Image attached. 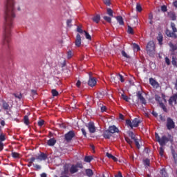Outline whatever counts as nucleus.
<instances>
[{
    "mask_svg": "<svg viewBox=\"0 0 177 177\" xmlns=\"http://www.w3.org/2000/svg\"><path fill=\"white\" fill-rule=\"evenodd\" d=\"M4 34L3 41H9V32L13 27V20L16 17L15 14V0H6L5 11Z\"/></svg>",
    "mask_w": 177,
    "mask_h": 177,
    "instance_id": "1",
    "label": "nucleus"
},
{
    "mask_svg": "<svg viewBox=\"0 0 177 177\" xmlns=\"http://www.w3.org/2000/svg\"><path fill=\"white\" fill-rule=\"evenodd\" d=\"M156 136V142H158V143L160 145V146H165L168 142H173L172 136L171 135H169L168 137L163 136L162 138H160V136H158V133H155Z\"/></svg>",
    "mask_w": 177,
    "mask_h": 177,
    "instance_id": "2",
    "label": "nucleus"
},
{
    "mask_svg": "<svg viewBox=\"0 0 177 177\" xmlns=\"http://www.w3.org/2000/svg\"><path fill=\"white\" fill-rule=\"evenodd\" d=\"M147 55L151 57H154V55H156V44H154V41H150L147 45Z\"/></svg>",
    "mask_w": 177,
    "mask_h": 177,
    "instance_id": "3",
    "label": "nucleus"
},
{
    "mask_svg": "<svg viewBox=\"0 0 177 177\" xmlns=\"http://www.w3.org/2000/svg\"><path fill=\"white\" fill-rule=\"evenodd\" d=\"M68 172H70V166L68 165H65L64 166V170L61 172V176L59 177H69Z\"/></svg>",
    "mask_w": 177,
    "mask_h": 177,
    "instance_id": "4",
    "label": "nucleus"
},
{
    "mask_svg": "<svg viewBox=\"0 0 177 177\" xmlns=\"http://www.w3.org/2000/svg\"><path fill=\"white\" fill-rule=\"evenodd\" d=\"M167 127L169 130L174 129V128H175V122H174L171 118H168L167 120Z\"/></svg>",
    "mask_w": 177,
    "mask_h": 177,
    "instance_id": "5",
    "label": "nucleus"
},
{
    "mask_svg": "<svg viewBox=\"0 0 177 177\" xmlns=\"http://www.w3.org/2000/svg\"><path fill=\"white\" fill-rule=\"evenodd\" d=\"M137 97H138L140 103H142L145 106H146V104H147V102L146 101V98H145V97H143V95H142V93L140 91H138L137 93Z\"/></svg>",
    "mask_w": 177,
    "mask_h": 177,
    "instance_id": "6",
    "label": "nucleus"
},
{
    "mask_svg": "<svg viewBox=\"0 0 177 177\" xmlns=\"http://www.w3.org/2000/svg\"><path fill=\"white\" fill-rule=\"evenodd\" d=\"M88 129L91 133H95L96 132V127H95V124L92 122H90L87 124Z\"/></svg>",
    "mask_w": 177,
    "mask_h": 177,
    "instance_id": "7",
    "label": "nucleus"
},
{
    "mask_svg": "<svg viewBox=\"0 0 177 177\" xmlns=\"http://www.w3.org/2000/svg\"><path fill=\"white\" fill-rule=\"evenodd\" d=\"M75 136L74 131H70L68 133L65 135V139L67 142H70L73 137Z\"/></svg>",
    "mask_w": 177,
    "mask_h": 177,
    "instance_id": "8",
    "label": "nucleus"
},
{
    "mask_svg": "<svg viewBox=\"0 0 177 177\" xmlns=\"http://www.w3.org/2000/svg\"><path fill=\"white\" fill-rule=\"evenodd\" d=\"M47 158L48 156L44 153H41L39 156H36V160H37V161H45Z\"/></svg>",
    "mask_w": 177,
    "mask_h": 177,
    "instance_id": "9",
    "label": "nucleus"
},
{
    "mask_svg": "<svg viewBox=\"0 0 177 177\" xmlns=\"http://www.w3.org/2000/svg\"><path fill=\"white\" fill-rule=\"evenodd\" d=\"M149 84L153 86V88H158L160 86V84L156 80L153 78H149Z\"/></svg>",
    "mask_w": 177,
    "mask_h": 177,
    "instance_id": "10",
    "label": "nucleus"
},
{
    "mask_svg": "<svg viewBox=\"0 0 177 177\" xmlns=\"http://www.w3.org/2000/svg\"><path fill=\"white\" fill-rule=\"evenodd\" d=\"M75 44V46H77V48H80V46H81V35L80 34H77L76 35Z\"/></svg>",
    "mask_w": 177,
    "mask_h": 177,
    "instance_id": "11",
    "label": "nucleus"
},
{
    "mask_svg": "<svg viewBox=\"0 0 177 177\" xmlns=\"http://www.w3.org/2000/svg\"><path fill=\"white\" fill-rule=\"evenodd\" d=\"M108 131L110 132V133H115L120 132V130H118V128H117L115 126L109 127Z\"/></svg>",
    "mask_w": 177,
    "mask_h": 177,
    "instance_id": "12",
    "label": "nucleus"
},
{
    "mask_svg": "<svg viewBox=\"0 0 177 177\" xmlns=\"http://www.w3.org/2000/svg\"><path fill=\"white\" fill-rule=\"evenodd\" d=\"M132 128L135 127L136 128L137 127H139V124H140V120L138 118H135L132 122Z\"/></svg>",
    "mask_w": 177,
    "mask_h": 177,
    "instance_id": "13",
    "label": "nucleus"
},
{
    "mask_svg": "<svg viewBox=\"0 0 177 177\" xmlns=\"http://www.w3.org/2000/svg\"><path fill=\"white\" fill-rule=\"evenodd\" d=\"M90 79L88 80L89 86H95L96 85V80L93 77H91V75H89Z\"/></svg>",
    "mask_w": 177,
    "mask_h": 177,
    "instance_id": "14",
    "label": "nucleus"
},
{
    "mask_svg": "<svg viewBox=\"0 0 177 177\" xmlns=\"http://www.w3.org/2000/svg\"><path fill=\"white\" fill-rule=\"evenodd\" d=\"M103 136L105 139H110L111 138V133L109 130H106L104 132Z\"/></svg>",
    "mask_w": 177,
    "mask_h": 177,
    "instance_id": "15",
    "label": "nucleus"
},
{
    "mask_svg": "<svg viewBox=\"0 0 177 177\" xmlns=\"http://www.w3.org/2000/svg\"><path fill=\"white\" fill-rule=\"evenodd\" d=\"M69 171L71 174H75V172H78V168L75 165H72Z\"/></svg>",
    "mask_w": 177,
    "mask_h": 177,
    "instance_id": "16",
    "label": "nucleus"
},
{
    "mask_svg": "<svg viewBox=\"0 0 177 177\" xmlns=\"http://www.w3.org/2000/svg\"><path fill=\"white\" fill-rule=\"evenodd\" d=\"M118 75H116L115 76H111V82H114L115 84H117L118 82L119 79H118Z\"/></svg>",
    "mask_w": 177,
    "mask_h": 177,
    "instance_id": "17",
    "label": "nucleus"
},
{
    "mask_svg": "<svg viewBox=\"0 0 177 177\" xmlns=\"http://www.w3.org/2000/svg\"><path fill=\"white\" fill-rule=\"evenodd\" d=\"M115 18L120 26H124V19H122V17L118 16Z\"/></svg>",
    "mask_w": 177,
    "mask_h": 177,
    "instance_id": "18",
    "label": "nucleus"
},
{
    "mask_svg": "<svg viewBox=\"0 0 177 177\" xmlns=\"http://www.w3.org/2000/svg\"><path fill=\"white\" fill-rule=\"evenodd\" d=\"M48 146H55L56 145V140L51 138L48 141Z\"/></svg>",
    "mask_w": 177,
    "mask_h": 177,
    "instance_id": "19",
    "label": "nucleus"
},
{
    "mask_svg": "<svg viewBox=\"0 0 177 177\" xmlns=\"http://www.w3.org/2000/svg\"><path fill=\"white\" fill-rule=\"evenodd\" d=\"M131 20V26H138L139 24V21H138V18L134 17Z\"/></svg>",
    "mask_w": 177,
    "mask_h": 177,
    "instance_id": "20",
    "label": "nucleus"
},
{
    "mask_svg": "<svg viewBox=\"0 0 177 177\" xmlns=\"http://www.w3.org/2000/svg\"><path fill=\"white\" fill-rule=\"evenodd\" d=\"M169 103L171 106H172L174 104H176V100L175 97H171L169 100Z\"/></svg>",
    "mask_w": 177,
    "mask_h": 177,
    "instance_id": "21",
    "label": "nucleus"
},
{
    "mask_svg": "<svg viewBox=\"0 0 177 177\" xmlns=\"http://www.w3.org/2000/svg\"><path fill=\"white\" fill-rule=\"evenodd\" d=\"M166 34H167V37H171L173 38H176V37H177L176 35L174 34V32H171V31H169V30H167Z\"/></svg>",
    "mask_w": 177,
    "mask_h": 177,
    "instance_id": "22",
    "label": "nucleus"
},
{
    "mask_svg": "<svg viewBox=\"0 0 177 177\" xmlns=\"http://www.w3.org/2000/svg\"><path fill=\"white\" fill-rule=\"evenodd\" d=\"M92 20L95 21V23H99V21H100V15H97L95 16H94L92 18Z\"/></svg>",
    "mask_w": 177,
    "mask_h": 177,
    "instance_id": "23",
    "label": "nucleus"
},
{
    "mask_svg": "<svg viewBox=\"0 0 177 177\" xmlns=\"http://www.w3.org/2000/svg\"><path fill=\"white\" fill-rule=\"evenodd\" d=\"M3 109L4 110H10V106H9V104H8L6 102H3Z\"/></svg>",
    "mask_w": 177,
    "mask_h": 177,
    "instance_id": "24",
    "label": "nucleus"
},
{
    "mask_svg": "<svg viewBox=\"0 0 177 177\" xmlns=\"http://www.w3.org/2000/svg\"><path fill=\"white\" fill-rule=\"evenodd\" d=\"M106 13L111 17H114L113 12V10H111V8H107L106 9Z\"/></svg>",
    "mask_w": 177,
    "mask_h": 177,
    "instance_id": "25",
    "label": "nucleus"
},
{
    "mask_svg": "<svg viewBox=\"0 0 177 177\" xmlns=\"http://www.w3.org/2000/svg\"><path fill=\"white\" fill-rule=\"evenodd\" d=\"M171 64L174 66V67H177V58L175 56L172 57V61H171Z\"/></svg>",
    "mask_w": 177,
    "mask_h": 177,
    "instance_id": "26",
    "label": "nucleus"
},
{
    "mask_svg": "<svg viewBox=\"0 0 177 177\" xmlns=\"http://www.w3.org/2000/svg\"><path fill=\"white\" fill-rule=\"evenodd\" d=\"M155 100H156V102H158L160 104V103H162V100H165L161 98V97L158 96V95H156Z\"/></svg>",
    "mask_w": 177,
    "mask_h": 177,
    "instance_id": "27",
    "label": "nucleus"
},
{
    "mask_svg": "<svg viewBox=\"0 0 177 177\" xmlns=\"http://www.w3.org/2000/svg\"><path fill=\"white\" fill-rule=\"evenodd\" d=\"M86 174L87 176L91 177L92 175H93V171H92V169H86Z\"/></svg>",
    "mask_w": 177,
    "mask_h": 177,
    "instance_id": "28",
    "label": "nucleus"
},
{
    "mask_svg": "<svg viewBox=\"0 0 177 177\" xmlns=\"http://www.w3.org/2000/svg\"><path fill=\"white\" fill-rule=\"evenodd\" d=\"M168 16L170 17V19H171V20L176 19V16L175 15L174 12H169Z\"/></svg>",
    "mask_w": 177,
    "mask_h": 177,
    "instance_id": "29",
    "label": "nucleus"
},
{
    "mask_svg": "<svg viewBox=\"0 0 177 177\" xmlns=\"http://www.w3.org/2000/svg\"><path fill=\"white\" fill-rule=\"evenodd\" d=\"M160 174H161L162 177H168V174L164 169L160 170Z\"/></svg>",
    "mask_w": 177,
    "mask_h": 177,
    "instance_id": "30",
    "label": "nucleus"
},
{
    "mask_svg": "<svg viewBox=\"0 0 177 177\" xmlns=\"http://www.w3.org/2000/svg\"><path fill=\"white\" fill-rule=\"evenodd\" d=\"M122 56L126 59H131V56H129L124 50H122Z\"/></svg>",
    "mask_w": 177,
    "mask_h": 177,
    "instance_id": "31",
    "label": "nucleus"
},
{
    "mask_svg": "<svg viewBox=\"0 0 177 177\" xmlns=\"http://www.w3.org/2000/svg\"><path fill=\"white\" fill-rule=\"evenodd\" d=\"M12 157L13 158H20V154L17 152H12Z\"/></svg>",
    "mask_w": 177,
    "mask_h": 177,
    "instance_id": "32",
    "label": "nucleus"
},
{
    "mask_svg": "<svg viewBox=\"0 0 177 177\" xmlns=\"http://www.w3.org/2000/svg\"><path fill=\"white\" fill-rule=\"evenodd\" d=\"M169 46H170L172 52H175V50H176V49H177V46L172 44V43L169 44Z\"/></svg>",
    "mask_w": 177,
    "mask_h": 177,
    "instance_id": "33",
    "label": "nucleus"
},
{
    "mask_svg": "<svg viewBox=\"0 0 177 177\" xmlns=\"http://www.w3.org/2000/svg\"><path fill=\"white\" fill-rule=\"evenodd\" d=\"M133 48L134 50H140V47H139V45L135 44V43H133Z\"/></svg>",
    "mask_w": 177,
    "mask_h": 177,
    "instance_id": "34",
    "label": "nucleus"
},
{
    "mask_svg": "<svg viewBox=\"0 0 177 177\" xmlns=\"http://www.w3.org/2000/svg\"><path fill=\"white\" fill-rule=\"evenodd\" d=\"M158 41L160 44V45H161L162 43V35H161V33H159L158 34Z\"/></svg>",
    "mask_w": 177,
    "mask_h": 177,
    "instance_id": "35",
    "label": "nucleus"
},
{
    "mask_svg": "<svg viewBox=\"0 0 177 177\" xmlns=\"http://www.w3.org/2000/svg\"><path fill=\"white\" fill-rule=\"evenodd\" d=\"M92 160H93L92 156H86L84 158L85 162H91V161H92Z\"/></svg>",
    "mask_w": 177,
    "mask_h": 177,
    "instance_id": "36",
    "label": "nucleus"
},
{
    "mask_svg": "<svg viewBox=\"0 0 177 177\" xmlns=\"http://www.w3.org/2000/svg\"><path fill=\"white\" fill-rule=\"evenodd\" d=\"M24 122L26 124V125H28L30 124V122L28 120V116L26 115L24 118Z\"/></svg>",
    "mask_w": 177,
    "mask_h": 177,
    "instance_id": "37",
    "label": "nucleus"
},
{
    "mask_svg": "<svg viewBox=\"0 0 177 177\" xmlns=\"http://www.w3.org/2000/svg\"><path fill=\"white\" fill-rule=\"evenodd\" d=\"M103 19L104 20H105V21H107L108 23H111V18L110 17L104 16Z\"/></svg>",
    "mask_w": 177,
    "mask_h": 177,
    "instance_id": "38",
    "label": "nucleus"
},
{
    "mask_svg": "<svg viewBox=\"0 0 177 177\" xmlns=\"http://www.w3.org/2000/svg\"><path fill=\"white\" fill-rule=\"evenodd\" d=\"M127 32L129 34H133V28L131 26H128Z\"/></svg>",
    "mask_w": 177,
    "mask_h": 177,
    "instance_id": "39",
    "label": "nucleus"
},
{
    "mask_svg": "<svg viewBox=\"0 0 177 177\" xmlns=\"http://www.w3.org/2000/svg\"><path fill=\"white\" fill-rule=\"evenodd\" d=\"M133 140H134L136 146L138 147V149H140V145L139 144V140L138 138H136Z\"/></svg>",
    "mask_w": 177,
    "mask_h": 177,
    "instance_id": "40",
    "label": "nucleus"
},
{
    "mask_svg": "<svg viewBox=\"0 0 177 177\" xmlns=\"http://www.w3.org/2000/svg\"><path fill=\"white\" fill-rule=\"evenodd\" d=\"M159 105L160 107H161V109H162V110L167 113V107L165 106V105H164L162 102H160Z\"/></svg>",
    "mask_w": 177,
    "mask_h": 177,
    "instance_id": "41",
    "label": "nucleus"
},
{
    "mask_svg": "<svg viewBox=\"0 0 177 177\" xmlns=\"http://www.w3.org/2000/svg\"><path fill=\"white\" fill-rule=\"evenodd\" d=\"M159 105L160 107H161V109H162V110L167 113V107L165 106V105H164L162 102H160Z\"/></svg>",
    "mask_w": 177,
    "mask_h": 177,
    "instance_id": "42",
    "label": "nucleus"
},
{
    "mask_svg": "<svg viewBox=\"0 0 177 177\" xmlns=\"http://www.w3.org/2000/svg\"><path fill=\"white\" fill-rule=\"evenodd\" d=\"M51 93H52L53 96H57L59 95V92H57V91H56V89H53L51 91Z\"/></svg>",
    "mask_w": 177,
    "mask_h": 177,
    "instance_id": "43",
    "label": "nucleus"
},
{
    "mask_svg": "<svg viewBox=\"0 0 177 177\" xmlns=\"http://www.w3.org/2000/svg\"><path fill=\"white\" fill-rule=\"evenodd\" d=\"M136 10L138 12H142V6H140V4L139 3H137Z\"/></svg>",
    "mask_w": 177,
    "mask_h": 177,
    "instance_id": "44",
    "label": "nucleus"
},
{
    "mask_svg": "<svg viewBox=\"0 0 177 177\" xmlns=\"http://www.w3.org/2000/svg\"><path fill=\"white\" fill-rule=\"evenodd\" d=\"M129 136H130V138H131V139H133V140L136 139V138H135V134H133V132H132V131L129 132Z\"/></svg>",
    "mask_w": 177,
    "mask_h": 177,
    "instance_id": "45",
    "label": "nucleus"
},
{
    "mask_svg": "<svg viewBox=\"0 0 177 177\" xmlns=\"http://www.w3.org/2000/svg\"><path fill=\"white\" fill-rule=\"evenodd\" d=\"M159 154L161 157H162V156H164V148H162V147H161L159 149Z\"/></svg>",
    "mask_w": 177,
    "mask_h": 177,
    "instance_id": "46",
    "label": "nucleus"
},
{
    "mask_svg": "<svg viewBox=\"0 0 177 177\" xmlns=\"http://www.w3.org/2000/svg\"><path fill=\"white\" fill-rule=\"evenodd\" d=\"M171 27L172 28L173 32H176L177 30H176V27H175L174 23L171 24Z\"/></svg>",
    "mask_w": 177,
    "mask_h": 177,
    "instance_id": "47",
    "label": "nucleus"
},
{
    "mask_svg": "<svg viewBox=\"0 0 177 177\" xmlns=\"http://www.w3.org/2000/svg\"><path fill=\"white\" fill-rule=\"evenodd\" d=\"M77 32H80V34H82L83 32H85V30H83L82 28H81V27L80 26H77Z\"/></svg>",
    "mask_w": 177,
    "mask_h": 177,
    "instance_id": "48",
    "label": "nucleus"
},
{
    "mask_svg": "<svg viewBox=\"0 0 177 177\" xmlns=\"http://www.w3.org/2000/svg\"><path fill=\"white\" fill-rule=\"evenodd\" d=\"M84 34H85L86 39H90V40L92 39V37H91L89 33H88L86 31H84Z\"/></svg>",
    "mask_w": 177,
    "mask_h": 177,
    "instance_id": "49",
    "label": "nucleus"
},
{
    "mask_svg": "<svg viewBox=\"0 0 177 177\" xmlns=\"http://www.w3.org/2000/svg\"><path fill=\"white\" fill-rule=\"evenodd\" d=\"M122 97L124 100H125V102H129V97L124 95V94H122Z\"/></svg>",
    "mask_w": 177,
    "mask_h": 177,
    "instance_id": "50",
    "label": "nucleus"
},
{
    "mask_svg": "<svg viewBox=\"0 0 177 177\" xmlns=\"http://www.w3.org/2000/svg\"><path fill=\"white\" fill-rule=\"evenodd\" d=\"M173 158L174 160V162L177 164V154L175 153H172Z\"/></svg>",
    "mask_w": 177,
    "mask_h": 177,
    "instance_id": "51",
    "label": "nucleus"
},
{
    "mask_svg": "<svg viewBox=\"0 0 177 177\" xmlns=\"http://www.w3.org/2000/svg\"><path fill=\"white\" fill-rule=\"evenodd\" d=\"M118 80L121 81V82H124V77L121 74L118 75Z\"/></svg>",
    "mask_w": 177,
    "mask_h": 177,
    "instance_id": "52",
    "label": "nucleus"
},
{
    "mask_svg": "<svg viewBox=\"0 0 177 177\" xmlns=\"http://www.w3.org/2000/svg\"><path fill=\"white\" fill-rule=\"evenodd\" d=\"M144 164H145V165H147V167H149L150 165V160L149 159L145 160Z\"/></svg>",
    "mask_w": 177,
    "mask_h": 177,
    "instance_id": "53",
    "label": "nucleus"
},
{
    "mask_svg": "<svg viewBox=\"0 0 177 177\" xmlns=\"http://www.w3.org/2000/svg\"><path fill=\"white\" fill-rule=\"evenodd\" d=\"M127 125H129V127L132 129V122L129 120H126Z\"/></svg>",
    "mask_w": 177,
    "mask_h": 177,
    "instance_id": "54",
    "label": "nucleus"
},
{
    "mask_svg": "<svg viewBox=\"0 0 177 177\" xmlns=\"http://www.w3.org/2000/svg\"><path fill=\"white\" fill-rule=\"evenodd\" d=\"M44 124H45V121H44V120H41L38 122L39 127H42V125H44Z\"/></svg>",
    "mask_w": 177,
    "mask_h": 177,
    "instance_id": "55",
    "label": "nucleus"
},
{
    "mask_svg": "<svg viewBox=\"0 0 177 177\" xmlns=\"http://www.w3.org/2000/svg\"><path fill=\"white\" fill-rule=\"evenodd\" d=\"M72 57H73V53H71V51H68L67 53V57H68V59H71Z\"/></svg>",
    "mask_w": 177,
    "mask_h": 177,
    "instance_id": "56",
    "label": "nucleus"
},
{
    "mask_svg": "<svg viewBox=\"0 0 177 177\" xmlns=\"http://www.w3.org/2000/svg\"><path fill=\"white\" fill-rule=\"evenodd\" d=\"M165 62L167 64V66H169V64H171V61L169 60V58H168V57H165Z\"/></svg>",
    "mask_w": 177,
    "mask_h": 177,
    "instance_id": "57",
    "label": "nucleus"
},
{
    "mask_svg": "<svg viewBox=\"0 0 177 177\" xmlns=\"http://www.w3.org/2000/svg\"><path fill=\"white\" fill-rule=\"evenodd\" d=\"M6 138H5V135L1 134L0 135V142H3Z\"/></svg>",
    "mask_w": 177,
    "mask_h": 177,
    "instance_id": "58",
    "label": "nucleus"
},
{
    "mask_svg": "<svg viewBox=\"0 0 177 177\" xmlns=\"http://www.w3.org/2000/svg\"><path fill=\"white\" fill-rule=\"evenodd\" d=\"M73 20L71 19H68L66 21V24L68 26V27H71V23H72Z\"/></svg>",
    "mask_w": 177,
    "mask_h": 177,
    "instance_id": "59",
    "label": "nucleus"
},
{
    "mask_svg": "<svg viewBox=\"0 0 177 177\" xmlns=\"http://www.w3.org/2000/svg\"><path fill=\"white\" fill-rule=\"evenodd\" d=\"M35 160H37V158L32 157L29 160V164H32V162H34V161H35Z\"/></svg>",
    "mask_w": 177,
    "mask_h": 177,
    "instance_id": "60",
    "label": "nucleus"
},
{
    "mask_svg": "<svg viewBox=\"0 0 177 177\" xmlns=\"http://www.w3.org/2000/svg\"><path fill=\"white\" fill-rule=\"evenodd\" d=\"M13 95H14V96H15V97H17V99H21V97H23V96L21 95V94L17 95V94H16V93H14Z\"/></svg>",
    "mask_w": 177,
    "mask_h": 177,
    "instance_id": "61",
    "label": "nucleus"
},
{
    "mask_svg": "<svg viewBox=\"0 0 177 177\" xmlns=\"http://www.w3.org/2000/svg\"><path fill=\"white\" fill-rule=\"evenodd\" d=\"M104 3L105 5H106L107 6H110V5H111L110 0H104Z\"/></svg>",
    "mask_w": 177,
    "mask_h": 177,
    "instance_id": "62",
    "label": "nucleus"
},
{
    "mask_svg": "<svg viewBox=\"0 0 177 177\" xmlns=\"http://www.w3.org/2000/svg\"><path fill=\"white\" fill-rule=\"evenodd\" d=\"M33 167H34L36 169H41V166H40L39 165L33 164Z\"/></svg>",
    "mask_w": 177,
    "mask_h": 177,
    "instance_id": "63",
    "label": "nucleus"
},
{
    "mask_svg": "<svg viewBox=\"0 0 177 177\" xmlns=\"http://www.w3.org/2000/svg\"><path fill=\"white\" fill-rule=\"evenodd\" d=\"M161 10H162V12H167V6H162L161 7Z\"/></svg>",
    "mask_w": 177,
    "mask_h": 177,
    "instance_id": "64",
    "label": "nucleus"
}]
</instances>
